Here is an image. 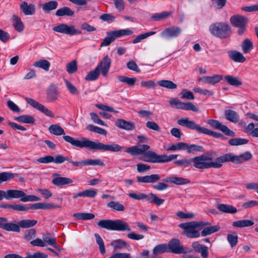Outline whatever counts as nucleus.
<instances>
[{"instance_id":"1","label":"nucleus","mask_w":258,"mask_h":258,"mask_svg":"<svg viewBox=\"0 0 258 258\" xmlns=\"http://www.w3.org/2000/svg\"><path fill=\"white\" fill-rule=\"evenodd\" d=\"M63 139L74 146L80 148H87L93 150H98L115 152L120 151L123 148V147L115 143L105 145L99 142H93L85 138H82L80 140H78L67 135L63 136Z\"/></svg>"},{"instance_id":"2","label":"nucleus","mask_w":258,"mask_h":258,"mask_svg":"<svg viewBox=\"0 0 258 258\" xmlns=\"http://www.w3.org/2000/svg\"><path fill=\"white\" fill-rule=\"evenodd\" d=\"M210 223L206 221H191L179 224L180 228L184 230L183 234L189 238H198L200 236V231Z\"/></svg>"},{"instance_id":"3","label":"nucleus","mask_w":258,"mask_h":258,"mask_svg":"<svg viewBox=\"0 0 258 258\" xmlns=\"http://www.w3.org/2000/svg\"><path fill=\"white\" fill-rule=\"evenodd\" d=\"M178 124L186 127L189 129L196 131L199 134L209 135L215 138L225 139V137L221 133L211 131L205 127L201 126L192 120H190L188 117L182 118L177 120Z\"/></svg>"},{"instance_id":"4","label":"nucleus","mask_w":258,"mask_h":258,"mask_svg":"<svg viewBox=\"0 0 258 258\" xmlns=\"http://www.w3.org/2000/svg\"><path fill=\"white\" fill-rule=\"evenodd\" d=\"M192 159V163L195 167L200 169H208L210 168H219L222 166L221 156L216 158L214 161L208 162L212 160V158L203 154Z\"/></svg>"},{"instance_id":"5","label":"nucleus","mask_w":258,"mask_h":258,"mask_svg":"<svg viewBox=\"0 0 258 258\" xmlns=\"http://www.w3.org/2000/svg\"><path fill=\"white\" fill-rule=\"evenodd\" d=\"M97 225L102 228L108 230L130 231L131 228L128 224L121 220H101L97 223Z\"/></svg>"},{"instance_id":"6","label":"nucleus","mask_w":258,"mask_h":258,"mask_svg":"<svg viewBox=\"0 0 258 258\" xmlns=\"http://www.w3.org/2000/svg\"><path fill=\"white\" fill-rule=\"evenodd\" d=\"M209 31L214 36L225 39L231 34V27L225 22H217L212 24L209 27Z\"/></svg>"},{"instance_id":"7","label":"nucleus","mask_w":258,"mask_h":258,"mask_svg":"<svg viewBox=\"0 0 258 258\" xmlns=\"http://www.w3.org/2000/svg\"><path fill=\"white\" fill-rule=\"evenodd\" d=\"M252 158V154L249 152H244L239 155H235L232 153H229L221 156V163L231 162L238 164L247 161Z\"/></svg>"},{"instance_id":"8","label":"nucleus","mask_w":258,"mask_h":258,"mask_svg":"<svg viewBox=\"0 0 258 258\" xmlns=\"http://www.w3.org/2000/svg\"><path fill=\"white\" fill-rule=\"evenodd\" d=\"M147 156L149 158L147 160L149 163H166L169 162L173 160L176 159L178 155L173 154L169 156L166 155H158L155 152L151 151L146 154Z\"/></svg>"},{"instance_id":"9","label":"nucleus","mask_w":258,"mask_h":258,"mask_svg":"<svg viewBox=\"0 0 258 258\" xmlns=\"http://www.w3.org/2000/svg\"><path fill=\"white\" fill-rule=\"evenodd\" d=\"M53 30L60 33L74 36L82 34V31L76 28L75 25H68L61 23L53 28Z\"/></svg>"},{"instance_id":"10","label":"nucleus","mask_w":258,"mask_h":258,"mask_svg":"<svg viewBox=\"0 0 258 258\" xmlns=\"http://www.w3.org/2000/svg\"><path fill=\"white\" fill-rule=\"evenodd\" d=\"M230 22L233 26L238 28V35H242L246 29L248 20L247 18L241 15H234L231 17Z\"/></svg>"},{"instance_id":"11","label":"nucleus","mask_w":258,"mask_h":258,"mask_svg":"<svg viewBox=\"0 0 258 258\" xmlns=\"http://www.w3.org/2000/svg\"><path fill=\"white\" fill-rule=\"evenodd\" d=\"M167 246L168 252L176 254H185L192 251L191 249L181 245L180 241L178 239L174 238L170 240Z\"/></svg>"},{"instance_id":"12","label":"nucleus","mask_w":258,"mask_h":258,"mask_svg":"<svg viewBox=\"0 0 258 258\" xmlns=\"http://www.w3.org/2000/svg\"><path fill=\"white\" fill-rule=\"evenodd\" d=\"M170 105L176 109H182L185 110H192L194 112H199V109L191 102H183L180 100L173 98L169 102Z\"/></svg>"},{"instance_id":"13","label":"nucleus","mask_w":258,"mask_h":258,"mask_svg":"<svg viewBox=\"0 0 258 258\" xmlns=\"http://www.w3.org/2000/svg\"><path fill=\"white\" fill-rule=\"evenodd\" d=\"M207 122L210 126L214 129L221 131L226 136L231 137L235 136V133L233 131L230 130L226 125L223 124L218 120L209 119Z\"/></svg>"},{"instance_id":"14","label":"nucleus","mask_w":258,"mask_h":258,"mask_svg":"<svg viewBox=\"0 0 258 258\" xmlns=\"http://www.w3.org/2000/svg\"><path fill=\"white\" fill-rule=\"evenodd\" d=\"M130 197L134 200H141L145 199L149 203H154L157 206L163 204L164 200L160 199L155 195H128Z\"/></svg>"},{"instance_id":"15","label":"nucleus","mask_w":258,"mask_h":258,"mask_svg":"<svg viewBox=\"0 0 258 258\" xmlns=\"http://www.w3.org/2000/svg\"><path fill=\"white\" fill-rule=\"evenodd\" d=\"M20 198V201L22 202H26L29 201H37L40 200V198L34 195H0V201L4 199L10 200L13 199Z\"/></svg>"},{"instance_id":"16","label":"nucleus","mask_w":258,"mask_h":258,"mask_svg":"<svg viewBox=\"0 0 258 258\" xmlns=\"http://www.w3.org/2000/svg\"><path fill=\"white\" fill-rule=\"evenodd\" d=\"M25 100L33 107L36 108L39 111L45 114L46 116L52 118L54 117V114L51 110L35 100L30 98L26 97L25 98Z\"/></svg>"},{"instance_id":"17","label":"nucleus","mask_w":258,"mask_h":258,"mask_svg":"<svg viewBox=\"0 0 258 258\" xmlns=\"http://www.w3.org/2000/svg\"><path fill=\"white\" fill-rule=\"evenodd\" d=\"M0 228L7 231L20 232L17 224L8 222V219L4 217H0Z\"/></svg>"},{"instance_id":"18","label":"nucleus","mask_w":258,"mask_h":258,"mask_svg":"<svg viewBox=\"0 0 258 258\" xmlns=\"http://www.w3.org/2000/svg\"><path fill=\"white\" fill-rule=\"evenodd\" d=\"M20 10L26 16H31L35 14L36 7L33 4H28L26 1H22L20 5Z\"/></svg>"},{"instance_id":"19","label":"nucleus","mask_w":258,"mask_h":258,"mask_svg":"<svg viewBox=\"0 0 258 258\" xmlns=\"http://www.w3.org/2000/svg\"><path fill=\"white\" fill-rule=\"evenodd\" d=\"M181 32V29L178 27H172L165 29L161 33V36L164 38H174L178 36Z\"/></svg>"},{"instance_id":"20","label":"nucleus","mask_w":258,"mask_h":258,"mask_svg":"<svg viewBox=\"0 0 258 258\" xmlns=\"http://www.w3.org/2000/svg\"><path fill=\"white\" fill-rule=\"evenodd\" d=\"M111 59L107 56H105L102 60L97 65L99 70L101 72L102 75L104 77L106 76L110 67Z\"/></svg>"},{"instance_id":"21","label":"nucleus","mask_w":258,"mask_h":258,"mask_svg":"<svg viewBox=\"0 0 258 258\" xmlns=\"http://www.w3.org/2000/svg\"><path fill=\"white\" fill-rule=\"evenodd\" d=\"M223 79V76L220 75H216L214 76H204L198 79L199 81H202L205 83L215 85L219 83Z\"/></svg>"},{"instance_id":"22","label":"nucleus","mask_w":258,"mask_h":258,"mask_svg":"<svg viewBox=\"0 0 258 258\" xmlns=\"http://www.w3.org/2000/svg\"><path fill=\"white\" fill-rule=\"evenodd\" d=\"M225 118L233 123H237L239 120V115L237 112L232 109H226L224 111Z\"/></svg>"},{"instance_id":"23","label":"nucleus","mask_w":258,"mask_h":258,"mask_svg":"<svg viewBox=\"0 0 258 258\" xmlns=\"http://www.w3.org/2000/svg\"><path fill=\"white\" fill-rule=\"evenodd\" d=\"M243 131L253 138H258V124L251 122L244 128Z\"/></svg>"},{"instance_id":"24","label":"nucleus","mask_w":258,"mask_h":258,"mask_svg":"<svg viewBox=\"0 0 258 258\" xmlns=\"http://www.w3.org/2000/svg\"><path fill=\"white\" fill-rule=\"evenodd\" d=\"M229 57L233 61L238 62H243L246 58L241 53L236 50H230L227 52Z\"/></svg>"},{"instance_id":"25","label":"nucleus","mask_w":258,"mask_h":258,"mask_svg":"<svg viewBox=\"0 0 258 258\" xmlns=\"http://www.w3.org/2000/svg\"><path fill=\"white\" fill-rule=\"evenodd\" d=\"M116 125L119 128L126 131H132L135 129V124L132 122L122 119H118L116 122Z\"/></svg>"},{"instance_id":"26","label":"nucleus","mask_w":258,"mask_h":258,"mask_svg":"<svg viewBox=\"0 0 258 258\" xmlns=\"http://www.w3.org/2000/svg\"><path fill=\"white\" fill-rule=\"evenodd\" d=\"M57 87L55 85H51L47 91V99L49 102H53L57 100L58 96Z\"/></svg>"},{"instance_id":"27","label":"nucleus","mask_w":258,"mask_h":258,"mask_svg":"<svg viewBox=\"0 0 258 258\" xmlns=\"http://www.w3.org/2000/svg\"><path fill=\"white\" fill-rule=\"evenodd\" d=\"M160 179V176L158 174H152L144 176H139L137 177V181L142 183H153Z\"/></svg>"},{"instance_id":"28","label":"nucleus","mask_w":258,"mask_h":258,"mask_svg":"<svg viewBox=\"0 0 258 258\" xmlns=\"http://www.w3.org/2000/svg\"><path fill=\"white\" fill-rule=\"evenodd\" d=\"M15 29L18 32H21L24 29V25L21 18L16 15H13L11 19Z\"/></svg>"},{"instance_id":"29","label":"nucleus","mask_w":258,"mask_h":258,"mask_svg":"<svg viewBox=\"0 0 258 258\" xmlns=\"http://www.w3.org/2000/svg\"><path fill=\"white\" fill-rule=\"evenodd\" d=\"M203 229L200 233L202 236L205 237L219 231L220 227L219 225L211 226L210 224L209 226H206Z\"/></svg>"},{"instance_id":"30","label":"nucleus","mask_w":258,"mask_h":258,"mask_svg":"<svg viewBox=\"0 0 258 258\" xmlns=\"http://www.w3.org/2000/svg\"><path fill=\"white\" fill-rule=\"evenodd\" d=\"M224 79L229 85L233 86L238 87L242 85V82L238 77L227 75L224 76Z\"/></svg>"},{"instance_id":"31","label":"nucleus","mask_w":258,"mask_h":258,"mask_svg":"<svg viewBox=\"0 0 258 258\" xmlns=\"http://www.w3.org/2000/svg\"><path fill=\"white\" fill-rule=\"evenodd\" d=\"M114 35L115 33L113 31L108 32L107 33V36L103 39L100 46H107L110 45V44L116 38V36Z\"/></svg>"},{"instance_id":"32","label":"nucleus","mask_w":258,"mask_h":258,"mask_svg":"<svg viewBox=\"0 0 258 258\" xmlns=\"http://www.w3.org/2000/svg\"><path fill=\"white\" fill-rule=\"evenodd\" d=\"M55 15L59 17H63L64 16L71 17L74 16V12L69 7H63L58 9L56 12Z\"/></svg>"},{"instance_id":"33","label":"nucleus","mask_w":258,"mask_h":258,"mask_svg":"<svg viewBox=\"0 0 258 258\" xmlns=\"http://www.w3.org/2000/svg\"><path fill=\"white\" fill-rule=\"evenodd\" d=\"M52 182L53 184L57 186H61L65 184H70L73 182L71 179L67 177H57L54 178Z\"/></svg>"},{"instance_id":"34","label":"nucleus","mask_w":258,"mask_h":258,"mask_svg":"<svg viewBox=\"0 0 258 258\" xmlns=\"http://www.w3.org/2000/svg\"><path fill=\"white\" fill-rule=\"evenodd\" d=\"M166 181L177 185L185 184L189 182V180L188 179L174 176L167 178Z\"/></svg>"},{"instance_id":"35","label":"nucleus","mask_w":258,"mask_h":258,"mask_svg":"<svg viewBox=\"0 0 258 258\" xmlns=\"http://www.w3.org/2000/svg\"><path fill=\"white\" fill-rule=\"evenodd\" d=\"M16 120L19 122L34 124L35 122V118L30 115H23L18 116L15 118Z\"/></svg>"},{"instance_id":"36","label":"nucleus","mask_w":258,"mask_h":258,"mask_svg":"<svg viewBox=\"0 0 258 258\" xmlns=\"http://www.w3.org/2000/svg\"><path fill=\"white\" fill-rule=\"evenodd\" d=\"M254 224V222L250 220H241L236 221L233 222L232 226L235 227L243 228L245 227H250Z\"/></svg>"},{"instance_id":"37","label":"nucleus","mask_w":258,"mask_h":258,"mask_svg":"<svg viewBox=\"0 0 258 258\" xmlns=\"http://www.w3.org/2000/svg\"><path fill=\"white\" fill-rule=\"evenodd\" d=\"M110 245L115 250L123 249L129 246L127 242L120 239L113 240Z\"/></svg>"},{"instance_id":"38","label":"nucleus","mask_w":258,"mask_h":258,"mask_svg":"<svg viewBox=\"0 0 258 258\" xmlns=\"http://www.w3.org/2000/svg\"><path fill=\"white\" fill-rule=\"evenodd\" d=\"M37 222L36 220L27 219L22 220L19 221L17 224L19 229H20V227L22 228H28L35 226L37 224Z\"/></svg>"},{"instance_id":"39","label":"nucleus","mask_w":258,"mask_h":258,"mask_svg":"<svg viewBox=\"0 0 258 258\" xmlns=\"http://www.w3.org/2000/svg\"><path fill=\"white\" fill-rule=\"evenodd\" d=\"M48 130L51 134L55 136H60L65 134L64 130L58 124L51 125L49 127Z\"/></svg>"},{"instance_id":"40","label":"nucleus","mask_w":258,"mask_h":258,"mask_svg":"<svg viewBox=\"0 0 258 258\" xmlns=\"http://www.w3.org/2000/svg\"><path fill=\"white\" fill-rule=\"evenodd\" d=\"M217 208L220 211L226 213L233 214L237 211L235 207L229 205L220 204L218 206Z\"/></svg>"},{"instance_id":"41","label":"nucleus","mask_w":258,"mask_h":258,"mask_svg":"<svg viewBox=\"0 0 258 258\" xmlns=\"http://www.w3.org/2000/svg\"><path fill=\"white\" fill-rule=\"evenodd\" d=\"M107 206L112 210L116 211L122 212L125 210L124 206L121 203L117 201H110L107 203Z\"/></svg>"},{"instance_id":"42","label":"nucleus","mask_w":258,"mask_h":258,"mask_svg":"<svg viewBox=\"0 0 258 258\" xmlns=\"http://www.w3.org/2000/svg\"><path fill=\"white\" fill-rule=\"evenodd\" d=\"M73 217L78 220H88L93 219L95 215L92 213H76L73 214Z\"/></svg>"},{"instance_id":"43","label":"nucleus","mask_w":258,"mask_h":258,"mask_svg":"<svg viewBox=\"0 0 258 258\" xmlns=\"http://www.w3.org/2000/svg\"><path fill=\"white\" fill-rule=\"evenodd\" d=\"M168 251L167 246L166 244H162L156 245L153 249V256H156Z\"/></svg>"},{"instance_id":"44","label":"nucleus","mask_w":258,"mask_h":258,"mask_svg":"<svg viewBox=\"0 0 258 258\" xmlns=\"http://www.w3.org/2000/svg\"><path fill=\"white\" fill-rule=\"evenodd\" d=\"M157 84L161 87L169 89H175L177 88V85L170 80H163L159 81Z\"/></svg>"},{"instance_id":"45","label":"nucleus","mask_w":258,"mask_h":258,"mask_svg":"<svg viewBox=\"0 0 258 258\" xmlns=\"http://www.w3.org/2000/svg\"><path fill=\"white\" fill-rule=\"evenodd\" d=\"M33 66L37 68H40L45 71H48L50 66V62L46 59H40L37 61H35Z\"/></svg>"},{"instance_id":"46","label":"nucleus","mask_w":258,"mask_h":258,"mask_svg":"<svg viewBox=\"0 0 258 258\" xmlns=\"http://www.w3.org/2000/svg\"><path fill=\"white\" fill-rule=\"evenodd\" d=\"M18 174L12 173L8 172L0 173V184L6 182L18 176Z\"/></svg>"},{"instance_id":"47","label":"nucleus","mask_w":258,"mask_h":258,"mask_svg":"<svg viewBox=\"0 0 258 258\" xmlns=\"http://www.w3.org/2000/svg\"><path fill=\"white\" fill-rule=\"evenodd\" d=\"M58 3L56 1H50L43 5L42 9L44 11L49 12L52 10L56 9Z\"/></svg>"},{"instance_id":"48","label":"nucleus","mask_w":258,"mask_h":258,"mask_svg":"<svg viewBox=\"0 0 258 258\" xmlns=\"http://www.w3.org/2000/svg\"><path fill=\"white\" fill-rule=\"evenodd\" d=\"M100 70L98 67H97L92 71H90L86 76L85 79L87 81H94L97 80L100 75Z\"/></svg>"},{"instance_id":"49","label":"nucleus","mask_w":258,"mask_h":258,"mask_svg":"<svg viewBox=\"0 0 258 258\" xmlns=\"http://www.w3.org/2000/svg\"><path fill=\"white\" fill-rule=\"evenodd\" d=\"M117 79L121 82L125 83L129 86H134L137 81L136 78H129L124 76H118Z\"/></svg>"},{"instance_id":"50","label":"nucleus","mask_w":258,"mask_h":258,"mask_svg":"<svg viewBox=\"0 0 258 258\" xmlns=\"http://www.w3.org/2000/svg\"><path fill=\"white\" fill-rule=\"evenodd\" d=\"M170 15V13L168 12H163L160 13H155L151 16V19L155 21H160L165 20L168 18Z\"/></svg>"},{"instance_id":"51","label":"nucleus","mask_w":258,"mask_h":258,"mask_svg":"<svg viewBox=\"0 0 258 258\" xmlns=\"http://www.w3.org/2000/svg\"><path fill=\"white\" fill-rule=\"evenodd\" d=\"M248 142V140L246 139L233 138L229 141V144L231 146H239L246 144Z\"/></svg>"},{"instance_id":"52","label":"nucleus","mask_w":258,"mask_h":258,"mask_svg":"<svg viewBox=\"0 0 258 258\" xmlns=\"http://www.w3.org/2000/svg\"><path fill=\"white\" fill-rule=\"evenodd\" d=\"M86 129L90 131L98 133L100 135L105 136L107 135V131L105 130L93 125L89 124L87 125L86 126Z\"/></svg>"},{"instance_id":"53","label":"nucleus","mask_w":258,"mask_h":258,"mask_svg":"<svg viewBox=\"0 0 258 258\" xmlns=\"http://www.w3.org/2000/svg\"><path fill=\"white\" fill-rule=\"evenodd\" d=\"M156 33L155 31H150L144 34H141L137 36L133 40L132 43L136 44L140 42L142 40L147 38V37L153 35Z\"/></svg>"},{"instance_id":"54","label":"nucleus","mask_w":258,"mask_h":258,"mask_svg":"<svg viewBox=\"0 0 258 258\" xmlns=\"http://www.w3.org/2000/svg\"><path fill=\"white\" fill-rule=\"evenodd\" d=\"M252 48V43L249 39H246L243 41L242 48L244 53H248Z\"/></svg>"},{"instance_id":"55","label":"nucleus","mask_w":258,"mask_h":258,"mask_svg":"<svg viewBox=\"0 0 258 258\" xmlns=\"http://www.w3.org/2000/svg\"><path fill=\"white\" fill-rule=\"evenodd\" d=\"M43 240L45 244L47 243L49 245H50L59 251H60L61 249L57 244L55 238L48 237H43Z\"/></svg>"},{"instance_id":"56","label":"nucleus","mask_w":258,"mask_h":258,"mask_svg":"<svg viewBox=\"0 0 258 258\" xmlns=\"http://www.w3.org/2000/svg\"><path fill=\"white\" fill-rule=\"evenodd\" d=\"M84 166H88V165H92V166H95V165H99L101 166H104L105 164L103 162H102L100 159H89L85 160H84Z\"/></svg>"},{"instance_id":"57","label":"nucleus","mask_w":258,"mask_h":258,"mask_svg":"<svg viewBox=\"0 0 258 258\" xmlns=\"http://www.w3.org/2000/svg\"><path fill=\"white\" fill-rule=\"evenodd\" d=\"M94 236L96 238V241L97 244L99 245L100 252L101 254H103L105 253V245L102 238L101 236L97 233H95Z\"/></svg>"},{"instance_id":"58","label":"nucleus","mask_w":258,"mask_h":258,"mask_svg":"<svg viewBox=\"0 0 258 258\" xmlns=\"http://www.w3.org/2000/svg\"><path fill=\"white\" fill-rule=\"evenodd\" d=\"M227 240L232 247L235 246L238 242V236L235 232L227 235Z\"/></svg>"},{"instance_id":"59","label":"nucleus","mask_w":258,"mask_h":258,"mask_svg":"<svg viewBox=\"0 0 258 258\" xmlns=\"http://www.w3.org/2000/svg\"><path fill=\"white\" fill-rule=\"evenodd\" d=\"M174 163L178 166H182L184 168H186L191 165L192 159H182L181 160H176L174 162Z\"/></svg>"},{"instance_id":"60","label":"nucleus","mask_w":258,"mask_h":258,"mask_svg":"<svg viewBox=\"0 0 258 258\" xmlns=\"http://www.w3.org/2000/svg\"><path fill=\"white\" fill-rule=\"evenodd\" d=\"M125 152L132 156H136L142 154V151L136 146L126 148Z\"/></svg>"},{"instance_id":"61","label":"nucleus","mask_w":258,"mask_h":258,"mask_svg":"<svg viewBox=\"0 0 258 258\" xmlns=\"http://www.w3.org/2000/svg\"><path fill=\"white\" fill-rule=\"evenodd\" d=\"M186 151L188 154H191L194 152H201L203 151V147L201 146L197 145L195 144H188Z\"/></svg>"},{"instance_id":"62","label":"nucleus","mask_w":258,"mask_h":258,"mask_svg":"<svg viewBox=\"0 0 258 258\" xmlns=\"http://www.w3.org/2000/svg\"><path fill=\"white\" fill-rule=\"evenodd\" d=\"M116 38H119L123 36H128L132 35L134 32L129 29H121L113 31Z\"/></svg>"},{"instance_id":"63","label":"nucleus","mask_w":258,"mask_h":258,"mask_svg":"<svg viewBox=\"0 0 258 258\" xmlns=\"http://www.w3.org/2000/svg\"><path fill=\"white\" fill-rule=\"evenodd\" d=\"M64 82L66 83L68 91L70 92L71 94H72V95L79 94V92L78 90L73 84H72L70 81H69L67 79L64 80Z\"/></svg>"},{"instance_id":"64","label":"nucleus","mask_w":258,"mask_h":258,"mask_svg":"<svg viewBox=\"0 0 258 258\" xmlns=\"http://www.w3.org/2000/svg\"><path fill=\"white\" fill-rule=\"evenodd\" d=\"M25 258H48V255L44 253L40 252H36L33 254L27 252V256Z\"/></svg>"}]
</instances>
